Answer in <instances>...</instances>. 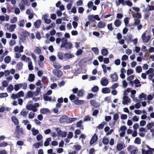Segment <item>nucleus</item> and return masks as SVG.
Returning a JSON list of instances; mask_svg holds the SVG:
<instances>
[{"instance_id":"nucleus-1","label":"nucleus","mask_w":154,"mask_h":154,"mask_svg":"<svg viewBox=\"0 0 154 154\" xmlns=\"http://www.w3.org/2000/svg\"><path fill=\"white\" fill-rule=\"evenodd\" d=\"M32 103V101H29L26 106V108L29 110H32L33 112H36L37 111L36 107L39 106V104L38 103H35L33 104Z\"/></svg>"},{"instance_id":"nucleus-2","label":"nucleus","mask_w":154,"mask_h":154,"mask_svg":"<svg viewBox=\"0 0 154 154\" xmlns=\"http://www.w3.org/2000/svg\"><path fill=\"white\" fill-rule=\"evenodd\" d=\"M127 150L130 152L131 154H137V148L133 146H130L127 148Z\"/></svg>"},{"instance_id":"nucleus-3","label":"nucleus","mask_w":154,"mask_h":154,"mask_svg":"<svg viewBox=\"0 0 154 154\" xmlns=\"http://www.w3.org/2000/svg\"><path fill=\"white\" fill-rule=\"evenodd\" d=\"M5 26V27L7 28V29L8 31L10 32H12L14 31L16 27V25H9L8 23H6Z\"/></svg>"},{"instance_id":"nucleus-4","label":"nucleus","mask_w":154,"mask_h":154,"mask_svg":"<svg viewBox=\"0 0 154 154\" xmlns=\"http://www.w3.org/2000/svg\"><path fill=\"white\" fill-rule=\"evenodd\" d=\"M88 18L89 20L92 22H94L95 20H97L98 21H99L100 20V19L98 15H89L88 16Z\"/></svg>"},{"instance_id":"nucleus-5","label":"nucleus","mask_w":154,"mask_h":154,"mask_svg":"<svg viewBox=\"0 0 154 154\" xmlns=\"http://www.w3.org/2000/svg\"><path fill=\"white\" fill-rule=\"evenodd\" d=\"M141 38L143 42L147 43L150 39L151 36L150 35H146V33L144 32L142 35Z\"/></svg>"},{"instance_id":"nucleus-6","label":"nucleus","mask_w":154,"mask_h":154,"mask_svg":"<svg viewBox=\"0 0 154 154\" xmlns=\"http://www.w3.org/2000/svg\"><path fill=\"white\" fill-rule=\"evenodd\" d=\"M24 47L22 45L16 46L14 48V51L15 52L22 53L23 52Z\"/></svg>"},{"instance_id":"nucleus-7","label":"nucleus","mask_w":154,"mask_h":154,"mask_svg":"<svg viewBox=\"0 0 154 154\" xmlns=\"http://www.w3.org/2000/svg\"><path fill=\"white\" fill-rule=\"evenodd\" d=\"M53 74L58 78H60L63 75V72L60 70L54 69L52 71Z\"/></svg>"},{"instance_id":"nucleus-8","label":"nucleus","mask_w":154,"mask_h":154,"mask_svg":"<svg viewBox=\"0 0 154 154\" xmlns=\"http://www.w3.org/2000/svg\"><path fill=\"white\" fill-rule=\"evenodd\" d=\"M122 100V103L124 105H128L129 103H130L131 101V99L125 95H123Z\"/></svg>"},{"instance_id":"nucleus-9","label":"nucleus","mask_w":154,"mask_h":154,"mask_svg":"<svg viewBox=\"0 0 154 154\" xmlns=\"http://www.w3.org/2000/svg\"><path fill=\"white\" fill-rule=\"evenodd\" d=\"M100 83L103 86H106L109 83L108 80L106 78L103 77L101 79Z\"/></svg>"},{"instance_id":"nucleus-10","label":"nucleus","mask_w":154,"mask_h":154,"mask_svg":"<svg viewBox=\"0 0 154 154\" xmlns=\"http://www.w3.org/2000/svg\"><path fill=\"white\" fill-rule=\"evenodd\" d=\"M68 117L66 115H63L61 116L59 122L61 123H66L67 122V119H68Z\"/></svg>"},{"instance_id":"nucleus-11","label":"nucleus","mask_w":154,"mask_h":154,"mask_svg":"<svg viewBox=\"0 0 154 154\" xmlns=\"http://www.w3.org/2000/svg\"><path fill=\"white\" fill-rule=\"evenodd\" d=\"M110 77L111 78L112 82H116L118 80V76L116 72H114L113 74H111Z\"/></svg>"},{"instance_id":"nucleus-12","label":"nucleus","mask_w":154,"mask_h":154,"mask_svg":"<svg viewBox=\"0 0 154 154\" xmlns=\"http://www.w3.org/2000/svg\"><path fill=\"white\" fill-rule=\"evenodd\" d=\"M98 139V137L96 134L93 136L90 142V145H92L96 142Z\"/></svg>"},{"instance_id":"nucleus-13","label":"nucleus","mask_w":154,"mask_h":154,"mask_svg":"<svg viewBox=\"0 0 154 154\" xmlns=\"http://www.w3.org/2000/svg\"><path fill=\"white\" fill-rule=\"evenodd\" d=\"M9 16L6 14L5 16H0V20L2 21H4L5 20L6 21H8L9 20Z\"/></svg>"},{"instance_id":"nucleus-14","label":"nucleus","mask_w":154,"mask_h":154,"mask_svg":"<svg viewBox=\"0 0 154 154\" xmlns=\"http://www.w3.org/2000/svg\"><path fill=\"white\" fill-rule=\"evenodd\" d=\"M124 147V144L122 143H118L116 146V149L119 151L121 150Z\"/></svg>"},{"instance_id":"nucleus-15","label":"nucleus","mask_w":154,"mask_h":154,"mask_svg":"<svg viewBox=\"0 0 154 154\" xmlns=\"http://www.w3.org/2000/svg\"><path fill=\"white\" fill-rule=\"evenodd\" d=\"M21 60L24 62H27L31 60V59L29 57H27L25 55H23L21 57Z\"/></svg>"},{"instance_id":"nucleus-16","label":"nucleus","mask_w":154,"mask_h":154,"mask_svg":"<svg viewBox=\"0 0 154 154\" xmlns=\"http://www.w3.org/2000/svg\"><path fill=\"white\" fill-rule=\"evenodd\" d=\"M101 91L104 94H108L110 92V90L109 88L105 87L102 88Z\"/></svg>"},{"instance_id":"nucleus-17","label":"nucleus","mask_w":154,"mask_h":154,"mask_svg":"<svg viewBox=\"0 0 154 154\" xmlns=\"http://www.w3.org/2000/svg\"><path fill=\"white\" fill-rule=\"evenodd\" d=\"M32 134L33 136L37 135L39 133L38 130L36 129L35 128L33 127L31 129Z\"/></svg>"},{"instance_id":"nucleus-18","label":"nucleus","mask_w":154,"mask_h":154,"mask_svg":"<svg viewBox=\"0 0 154 154\" xmlns=\"http://www.w3.org/2000/svg\"><path fill=\"white\" fill-rule=\"evenodd\" d=\"M58 135L64 138L66 137L67 135V133L66 132H63L61 131L60 130L58 132Z\"/></svg>"},{"instance_id":"nucleus-19","label":"nucleus","mask_w":154,"mask_h":154,"mask_svg":"<svg viewBox=\"0 0 154 154\" xmlns=\"http://www.w3.org/2000/svg\"><path fill=\"white\" fill-rule=\"evenodd\" d=\"M23 65V64L22 62H19L17 63L16 67L18 70L20 71L22 69Z\"/></svg>"},{"instance_id":"nucleus-20","label":"nucleus","mask_w":154,"mask_h":154,"mask_svg":"<svg viewBox=\"0 0 154 154\" xmlns=\"http://www.w3.org/2000/svg\"><path fill=\"white\" fill-rule=\"evenodd\" d=\"M106 26V24L104 22H100L98 23L97 26L99 28H104Z\"/></svg>"},{"instance_id":"nucleus-21","label":"nucleus","mask_w":154,"mask_h":154,"mask_svg":"<svg viewBox=\"0 0 154 154\" xmlns=\"http://www.w3.org/2000/svg\"><path fill=\"white\" fill-rule=\"evenodd\" d=\"M116 3L117 6H119L120 4L123 5H126L124 0H118V1H116Z\"/></svg>"},{"instance_id":"nucleus-22","label":"nucleus","mask_w":154,"mask_h":154,"mask_svg":"<svg viewBox=\"0 0 154 154\" xmlns=\"http://www.w3.org/2000/svg\"><path fill=\"white\" fill-rule=\"evenodd\" d=\"M41 23V21L40 20H38L34 22V25L35 28H38L40 27Z\"/></svg>"},{"instance_id":"nucleus-23","label":"nucleus","mask_w":154,"mask_h":154,"mask_svg":"<svg viewBox=\"0 0 154 154\" xmlns=\"http://www.w3.org/2000/svg\"><path fill=\"white\" fill-rule=\"evenodd\" d=\"M53 65L54 67L56 69H60L62 67L60 64L56 62L53 63Z\"/></svg>"},{"instance_id":"nucleus-24","label":"nucleus","mask_w":154,"mask_h":154,"mask_svg":"<svg viewBox=\"0 0 154 154\" xmlns=\"http://www.w3.org/2000/svg\"><path fill=\"white\" fill-rule=\"evenodd\" d=\"M34 52L38 54H41L42 52L41 49L38 47H36L35 48Z\"/></svg>"},{"instance_id":"nucleus-25","label":"nucleus","mask_w":154,"mask_h":154,"mask_svg":"<svg viewBox=\"0 0 154 154\" xmlns=\"http://www.w3.org/2000/svg\"><path fill=\"white\" fill-rule=\"evenodd\" d=\"M121 21L118 19L115 20L114 23V24L115 26L118 27L121 25Z\"/></svg>"},{"instance_id":"nucleus-26","label":"nucleus","mask_w":154,"mask_h":154,"mask_svg":"<svg viewBox=\"0 0 154 154\" xmlns=\"http://www.w3.org/2000/svg\"><path fill=\"white\" fill-rule=\"evenodd\" d=\"M11 120L15 125H18L19 124V122L15 116H12L11 117Z\"/></svg>"},{"instance_id":"nucleus-27","label":"nucleus","mask_w":154,"mask_h":154,"mask_svg":"<svg viewBox=\"0 0 154 154\" xmlns=\"http://www.w3.org/2000/svg\"><path fill=\"white\" fill-rule=\"evenodd\" d=\"M90 103L92 106L95 107H97L99 106V103H96L95 101L94 100H91Z\"/></svg>"},{"instance_id":"nucleus-28","label":"nucleus","mask_w":154,"mask_h":154,"mask_svg":"<svg viewBox=\"0 0 154 154\" xmlns=\"http://www.w3.org/2000/svg\"><path fill=\"white\" fill-rule=\"evenodd\" d=\"M74 56L69 53H66L64 55V59H69L72 57Z\"/></svg>"},{"instance_id":"nucleus-29","label":"nucleus","mask_w":154,"mask_h":154,"mask_svg":"<svg viewBox=\"0 0 154 154\" xmlns=\"http://www.w3.org/2000/svg\"><path fill=\"white\" fill-rule=\"evenodd\" d=\"M40 112L43 114H45L49 112V110L47 108H43L40 110Z\"/></svg>"},{"instance_id":"nucleus-30","label":"nucleus","mask_w":154,"mask_h":154,"mask_svg":"<svg viewBox=\"0 0 154 154\" xmlns=\"http://www.w3.org/2000/svg\"><path fill=\"white\" fill-rule=\"evenodd\" d=\"M11 59V58L10 56H7L4 58V62L6 63H9L10 62Z\"/></svg>"},{"instance_id":"nucleus-31","label":"nucleus","mask_w":154,"mask_h":154,"mask_svg":"<svg viewBox=\"0 0 154 154\" xmlns=\"http://www.w3.org/2000/svg\"><path fill=\"white\" fill-rule=\"evenodd\" d=\"M43 144L41 143H36L33 145V146L35 149H38L39 147L40 146H42Z\"/></svg>"},{"instance_id":"nucleus-32","label":"nucleus","mask_w":154,"mask_h":154,"mask_svg":"<svg viewBox=\"0 0 154 154\" xmlns=\"http://www.w3.org/2000/svg\"><path fill=\"white\" fill-rule=\"evenodd\" d=\"M51 141V139L49 137L47 138L44 142V145L45 146H48L49 145V142Z\"/></svg>"},{"instance_id":"nucleus-33","label":"nucleus","mask_w":154,"mask_h":154,"mask_svg":"<svg viewBox=\"0 0 154 154\" xmlns=\"http://www.w3.org/2000/svg\"><path fill=\"white\" fill-rule=\"evenodd\" d=\"M18 24L20 27H23L25 24V21L23 19L20 20L18 22Z\"/></svg>"},{"instance_id":"nucleus-34","label":"nucleus","mask_w":154,"mask_h":154,"mask_svg":"<svg viewBox=\"0 0 154 154\" xmlns=\"http://www.w3.org/2000/svg\"><path fill=\"white\" fill-rule=\"evenodd\" d=\"M72 46V44L70 42H67L66 44L63 46V47H64L67 49H71Z\"/></svg>"},{"instance_id":"nucleus-35","label":"nucleus","mask_w":154,"mask_h":154,"mask_svg":"<svg viewBox=\"0 0 154 154\" xmlns=\"http://www.w3.org/2000/svg\"><path fill=\"white\" fill-rule=\"evenodd\" d=\"M74 102L76 105H80L84 103V101L79 100H76L74 101Z\"/></svg>"},{"instance_id":"nucleus-36","label":"nucleus","mask_w":154,"mask_h":154,"mask_svg":"<svg viewBox=\"0 0 154 154\" xmlns=\"http://www.w3.org/2000/svg\"><path fill=\"white\" fill-rule=\"evenodd\" d=\"M61 41L62 44L61 45V48L63 47L67 43V39L66 38H63L62 39Z\"/></svg>"},{"instance_id":"nucleus-37","label":"nucleus","mask_w":154,"mask_h":154,"mask_svg":"<svg viewBox=\"0 0 154 154\" xmlns=\"http://www.w3.org/2000/svg\"><path fill=\"white\" fill-rule=\"evenodd\" d=\"M13 86L11 85H10L7 88V90L8 92H11L14 90Z\"/></svg>"},{"instance_id":"nucleus-38","label":"nucleus","mask_w":154,"mask_h":154,"mask_svg":"<svg viewBox=\"0 0 154 154\" xmlns=\"http://www.w3.org/2000/svg\"><path fill=\"white\" fill-rule=\"evenodd\" d=\"M35 75L33 74H30L28 78V81L29 82H32L34 80Z\"/></svg>"},{"instance_id":"nucleus-39","label":"nucleus","mask_w":154,"mask_h":154,"mask_svg":"<svg viewBox=\"0 0 154 154\" xmlns=\"http://www.w3.org/2000/svg\"><path fill=\"white\" fill-rule=\"evenodd\" d=\"M154 126V123L153 122H150L147 124L146 127L148 130H150Z\"/></svg>"},{"instance_id":"nucleus-40","label":"nucleus","mask_w":154,"mask_h":154,"mask_svg":"<svg viewBox=\"0 0 154 154\" xmlns=\"http://www.w3.org/2000/svg\"><path fill=\"white\" fill-rule=\"evenodd\" d=\"M142 152L143 154H152V150L150 149H148V150L147 151L142 149Z\"/></svg>"},{"instance_id":"nucleus-41","label":"nucleus","mask_w":154,"mask_h":154,"mask_svg":"<svg viewBox=\"0 0 154 154\" xmlns=\"http://www.w3.org/2000/svg\"><path fill=\"white\" fill-rule=\"evenodd\" d=\"M27 62H28V67L29 70H32L33 69V67L31 60H30V61H28Z\"/></svg>"},{"instance_id":"nucleus-42","label":"nucleus","mask_w":154,"mask_h":154,"mask_svg":"<svg viewBox=\"0 0 154 154\" xmlns=\"http://www.w3.org/2000/svg\"><path fill=\"white\" fill-rule=\"evenodd\" d=\"M21 87V83L17 84L14 85V89L15 91H18Z\"/></svg>"},{"instance_id":"nucleus-43","label":"nucleus","mask_w":154,"mask_h":154,"mask_svg":"<svg viewBox=\"0 0 154 154\" xmlns=\"http://www.w3.org/2000/svg\"><path fill=\"white\" fill-rule=\"evenodd\" d=\"M134 25L135 26H136L140 24V20L138 19H134Z\"/></svg>"},{"instance_id":"nucleus-44","label":"nucleus","mask_w":154,"mask_h":154,"mask_svg":"<svg viewBox=\"0 0 154 154\" xmlns=\"http://www.w3.org/2000/svg\"><path fill=\"white\" fill-rule=\"evenodd\" d=\"M108 51L106 48L103 49L101 51L102 54L104 56H105L108 54Z\"/></svg>"},{"instance_id":"nucleus-45","label":"nucleus","mask_w":154,"mask_h":154,"mask_svg":"<svg viewBox=\"0 0 154 154\" xmlns=\"http://www.w3.org/2000/svg\"><path fill=\"white\" fill-rule=\"evenodd\" d=\"M141 140L139 137H137L135 138L134 140V143L137 144H140L141 143Z\"/></svg>"},{"instance_id":"nucleus-46","label":"nucleus","mask_w":154,"mask_h":154,"mask_svg":"<svg viewBox=\"0 0 154 154\" xmlns=\"http://www.w3.org/2000/svg\"><path fill=\"white\" fill-rule=\"evenodd\" d=\"M128 19H129L128 18L126 17L124 19V22L125 25V26L126 27H128V26H129V25L128 24V23H129Z\"/></svg>"},{"instance_id":"nucleus-47","label":"nucleus","mask_w":154,"mask_h":154,"mask_svg":"<svg viewBox=\"0 0 154 154\" xmlns=\"http://www.w3.org/2000/svg\"><path fill=\"white\" fill-rule=\"evenodd\" d=\"M134 83L135 84L136 87H140L141 85L140 84V82L138 79H136L134 81Z\"/></svg>"},{"instance_id":"nucleus-48","label":"nucleus","mask_w":154,"mask_h":154,"mask_svg":"<svg viewBox=\"0 0 154 154\" xmlns=\"http://www.w3.org/2000/svg\"><path fill=\"white\" fill-rule=\"evenodd\" d=\"M28 0H22L21 3L25 5L28 6L30 5V3L28 2Z\"/></svg>"},{"instance_id":"nucleus-49","label":"nucleus","mask_w":154,"mask_h":154,"mask_svg":"<svg viewBox=\"0 0 154 154\" xmlns=\"http://www.w3.org/2000/svg\"><path fill=\"white\" fill-rule=\"evenodd\" d=\"M109 142V141L107 137L104 138L103 139V142L104 144L107 145Z\"/></svg>"},{"instance_id":"nucleus-50","label":"nucleus","mask_w":154,"mask_h":154,"mask_svg":"<svg viewBox=\"0 0 154 154\" xmlns=\"http://www.w3.org/2000/svg\"><path fill=\"white\" fill-rule=\"evenodd\" d=\"M17 18L14 17L10 19V22L12 23H14L17 22Z\"/></svg>"},{"instance_id":"nucleus-51","label":"nucleus","mask_w":154,"mask_h":154,"mask_svg":"<svg viewBox=\"0 0 154 154\" xmlns=\"http://www.w3.org/2000/svg\"><path fill=\"white\" fill-rule=\"evenodd\" d=\"M76 120V118H70L67 119V123H69L72 122L73 121Z\"/></svg>"},{"instance_id":"nucleus-52","label":"nucleus","mask_w":154,"mask_h":154,"mask_svg":"<svg viewBox=\"0 0 154 154\" xmlns=\"http://www.w3.org/2000/svg\"><path fill=\"white\" fill-rule=\"evenodd\" d=\"M73 148L75 150L78 151L81 149V146L79 145L76 144L74 146Z\"/></svg>"},{"instance_id":"nucleus-53","label":"nucleus","mask_w":154,"mask_h":154,"mask_svg":"<svg viewBox=\"0 0 154 154\" xmlns=\"http://www.w3.org/2000/svg\"><path fill=\"white\" fill-rule=\"evenodd\" d=\"M91 50L95 54H98L99 50L97 48H92Z\"/></svg>"},{"instance_id":"nucleus-54","label":"nucleus","mask_w":154,"mask_h":154,"mask_svg":"<svg viewBox=\"0 0 154 154\" xmlns=\"http://www.w3.org/2000/svg\"><path fill=\"white\" fill-rule=\"evenodd\" d=\"M135 69L136 72L138 73L141 72L142 71V68L141 66H137Z\"/></svg>"},{"instance_id":"nucleus-55","label":"nucleus","mask_w":154,"mask_h":154,"mask_svg":"<svg viewBox=\"0 0 154 154\" xmlns=\"http://www.w3.org/2000/svg\"><path fill=\"white\" fill-rule=\"evenodd\" d=\"M35 117V114L32 112H30L28 114V118L29 119H32Z\"/></svg>"},{"instance_id":"nucleus-56","label":"nucleus","mask_w":154,"mask_h":154,"mask_svg":"<svg viewBox=\"0 0 154 154\" xmlns=\"http://www.w3.org/2000/svg\"><path fill=\"white\" fill-rule=\"evenodd\" d=\"M28 113L25 109H23L20 112V115L23 116H26L27 115Z\"/></svg>"},{"instance_id":"nucleus-57","label":"nucleus","mask_w":154,"mask_h":154,"mask_svg":"<svg viewBox=\"0 0 154 154\" xmlns=\"http://www.w3.org/2000/svg\"><path fill=\"white\" fill-rule=\"evenodd\" d=\"M33 96V92L32 91H29L27 93V96L29 98L32 97Z\"/></svg>"},{"instance_id":"nucleus-58","label":"nucleus","mask_w":154,"mask_h":154,"mask_svg":"<svg viewBox=\"0 0 154 154\" xmlns=\"http://www.w3.org/2000/svg\"><path fill=\"white\" fill-rule=\"evenodd\" d=\"M43 138V136L41 134L37 135L36 137V140L38 141L41 140Z\"/></svg>"},{"instance_id":"nucleus-59","label":"nucleus","mask_w":154,"mask_h":154,"mask_svg":"<svg viewBox=\"0 0 154 154\" xmlns=\"http://www.w3.org/2000/svg\"><path fill=\"white\" fill-rule=\"evenodd\" d=\"M21 87L24 90H26L27 88V84L26 83H21Z\"/></svg>"},{"instance_id":"nucleus-60","label":"nucleus","mask_w":154,"mask_h":154,"mask_svg":"<svg viewBox=\"0 0 154 154\" xmlns=\"http://www.w3.org/2000/svg\"><path fill=\"white\" fill-rule=\"evenodd\" d=\"M83 52V51L82 49H79L76 51V54L77 56H79L81 55Z\"/></svg>"},{"instance_id":"nucleus-61","label":"nucleus","mask_w":154,"mask_h":154,"mask_svg":"<svg viewBox=\"0 0 154 154\" xmlns=\"http://www.w3.org/2000/svg\"><path fill=\"white\" fill-rule=\"evenodd\" d=\"M83 94V91L82 90H79L77 92V95L79 97H82Z\"/></svg>"},{"instance_id":"nucleus-62","label":"nucleus","mask_w":154,"mask_h":154,"mask_svg":"<svg viewBox=\"0 0 154 154\" xmlns=\"http://www.w3.org/2000/svg\"><path fill=\"white\" fill-rule=\"evenodd\" d=\"M99 90V88L97 86H95L93 87L92 89V91L93 92H97Z\"/></svg>"},{"instance_id":"nucleus-63","label":"nucleus","mask_w":154,"mask_h":154,"mask_svg":"<svg viewBox=\"0 0 154 154\" xmlns=\"http://www.w3.org/2000/svg\"><path fill=\"white\" fill-rule=\"evenodd\" d=\"M20 11L19 8L17 7L16 8L14 9V12L16 14H18L20 13Z\"/></svg>"},{"instance_id":"nucleus-64","label":"nucleus","mask_w":154,"mask_h":154,"mask_svg":"<svg viewBox=\"0 0 154 154\" xmlns=\"http://www.w3.org/2000/svg\"><path fill=\"white\" fill-rule=\"evenodd\" d=\"M78 12L80 14H82L84 11V8L82 7H79L78 8Z\"/></svg>"}]
</instances>
